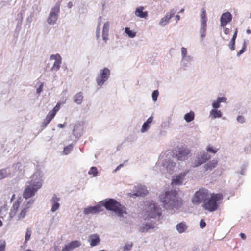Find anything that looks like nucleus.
Wrapping results in <instances>:
<instances>
[{
	"label": "nucleus",
	"instance_id": "f257e3e1",
	"mask_svg": "<svg viewBox=\"0 0 251 251\" xmlns=\"http://www.w3.org/2000/svg\"><path fill=\"white\" fill-rule=\"evenodd\" d=\"M159 200L162 203L164 207L171 213H174L178 210L182 205V200L178 197L175 190L166 191L159 195Z\"/></svg>",
	"mask_w": 251,
	"mask_h": 251
},
{
	"label": "nucleus",
	"instance_id": "f03ea898",
	"mask_svg": "<svg viewBox=\"0 0 251 251\" xmlns=\"http://www.w3.org/2000/svg\"><path fill=\"white\" fill-rule=\"evenodd\" d=\"M43 173L41 171L37 170L31 176V180L28 183L23 192V197L28 199L34 196L37 191L42 186Z\"/></svg>",
	"mask_w": 251,
	"mask_h": 251
},
{
	"label": "nucleus",
	"instance_id": "7ed1b4c3",
	"mask_svg": "<svg viewBox=\"0 0 251 251\" xmlns=\"http://www.w3.org/2000/svg\"><path fill=\"white\" fill-rule=\"evenodd\" d=\"M102 207H104L107 210L113 211L118 217H122L126 214V208L113 199H105L100 202Z\"/></svg>",
	"mask_w": 251,
	"mask_h": 251
},
{
	"label": "nucleus",
	"instance_id": "20e7f679",
	"mask_svg": "<svg viewBox=\"0 0 251 251\" xmlns=\"http://www.w3.org/2000/svg\"><path fill=\"white\" fill-rule=\"evenodd\" d=\"M145 205L146 218L156 219L160 217L162 214V210L160 206L152 201H147Z\"/></svg>",
	"mask_w": 251,
	"mask_h": 251
},
{
	"label": "nucleus",
	"instance_id": "39448f33",
	"mask_svg": "<svg viewBox=\"0 0 251 251\" xmlns=\"http://www.w3.org/2000/svg\"><path fill=\"white\" fill-rule=\"evenodd\" d=\"M223 198V195L221 193L212 194L209 199L204 202L203 207L204 209L210 212L216 211L218 207V201Z\"/></svg>",
	"mask_w": 251,
	"mask_h": 251
},
{
	"label": "nucleus",
	"instance_id": "423d86ee",
	"mask_svg": "<svg viewBox=\"0 0 251 251\" xmlns=\"http://www.w3.org/2000/svg\"><path fill=\"white\" fill-rule=\"evenodd\" d=\"M61 2V0L58 1L51 8L47 19L49 25H53L56 23L60 13Z\"/></svg>",
	"mask_w": 251,
	"mask_h": 251
},
{
	"label": "nucleus",
	"instance_id": "0eeeda50",
	"mask_svg": "<svg viewBox=\"0 0 251 251\" xmlns=\"http://www.w3.org/2000/svg\"><path fill=\"white\" fill-rule=\"evenodd\" d=\"M110 74V70L108 68L100 70L96 78L98 86L102 87L109 78Z\"/></svg>",
	"mask_w": 251,
	"mask_h": 251
},
{
	"label": "nucleus",
	"instance_id": "6e6552de",
	"mask_svg": "<svg viewBox=\"0 0 251 251\" xmlns=\"http://www.w3.org/2000/svg\"><path fill=\"white\" fill-rule=\"evenodd\" d=\"M208 191L205 189H201L197 191L192 198V202L195 204L205 202L208 199Z\"/></svg>",
	"mask_w": 251,
	"mask_h": 251
},
{
	"label": "nucleus",
	"instance_id": "1a4fd4ad",
	"mask_svg": "<svg viewBox=\"0 0 251 251\" xmlns=\"http://www.w3.org/2000/svg\"><path fill=\"white\" fill-rule=\"evenodd\" d=\"M190 150L186 146H182L175 150V157L180 161H184L188 158Z\"/></svg>",
	"mask_w": 251,
	"mask_h": 251
},
{
	"label": "nucleus",
	"instance_id": "9d476101",
	"mask_svg": "<svg viewBox=\"0 0 251 251\" xmlns=\"http://www.w3.org/2000/svg\"><path fill=\"white\" fill-rule=\"evenodd\" d=\"M158 166H162L170 174H171L176 167V162L170 158H160L157 163Z\"/></svg>",
	"mask_w": 251,
	"mask_h": 251
},
{
	"label": "nucleus",
	"instance_id": "9b49d317",
	"mask_svg": "<svg viewBox=\"0 0 251 251\" xmlns=\"http://www.w3.org/2000/svg\"><path fill=\"white\" fill-rule=\"evenodd\" d=\"M210 155L207 152L204 151L199 152L193 163V167L195 168L200 166L210 159Z\"/></svg>",
	"mask_w": 251,
	"mask_h": 251
},
{
	"label": "nucleus",
	"instance_id": "f8f14e48",
	"mask_svg": "<svg viewBox=\"0 0 251 251\" xmlns=\"http://www.w3.org/2000/svg\"><path fill=\"white\" fill-rule=\"evenodd\" d=\"M189 172L190 170L186 169L179 174L174 176L171 180L172 185L180 186L183 185L185 177Z\"/></svg>",
	"mask_w": 251,
	"mask_h": 251
},
{
	"label": "nucleus",
	"instance_id": "ddd939ff",
	"mask_svg": "<svg viewBox=\"0 0 251 251\" xmlns=\"http://www.w3.org/2000/svg\"><path fill=\"white\" fill-rule=\"evenodd\" d=\"M156 222L154 220H146L144 221L139 227V231L141 233L148 232L150 229H153L155 227Z\"/></svg>",
	"mask_w": 251,
	"mask_h": 251
},
{
	"label": "nucleus",
	"instance_id": "4468645a",
	"mask_svg": "<svg viewBox=\"0 0 251 251\" xmlns=\"http://www.w3.org/2000/svg\"><path fill=\"white\" fill-rule=\"evenodd\" d=\"M34 202V201L33 200H30L29 201H26L23 202L21 207V212L18 216V220H22L25 218L29 208Z\"/></svg>",
	"mask_w": 251,
	"mask_h": 251
},
{
	"label": "nucleus",
	"instance_id": "2eb2a0df",
	"mask_svg": "<svg viewBox=\"0 0 251 251\" xmlns=\"http://www.w3.org/2000/svg\"><path fill=\"white\" fill-rule=\"evenodd\" d=\"M50 60H54L53 64L51 68V70L54 72L58 71L62 63V57L61 55L58 53L52 54L50 56Z\"/></svg>",
	"mask_w": 251,
	"mask_h": 251
},
{
	"label": "nucleus",
	"instance_id": "dca6fc26",
	"mask_svg": "<svg viewBox=\"0 0 251 251\" xmlns=\"http://www.w3.org/2000/svg\"><path fill=\"white\" fill-rule=\"evenodd\" d=\"M103 210L102 205L100 204H97L94 206H88L85 208L83 210V213L85 215L89 214H97Z\"/></svg>",
	"mask_w": 251,
	"mask_h": 251
},
{
	"label": "nucleus",
	"instance_id": "f3484780",
	"mask_svg": "<svg viewBox=\"0 0 251 251\" xmlns=\"http://www.w3.org/2000/svg\"><path fill=\"white\" fill-rule=\"evenodd\" d=\"M84 132V124L81 122H77L75 124L73 130V135L76 138L79 139L82 135Z\"/></svg>",
	"mask_w": 251,
	"mask_h": 251
},
{
	"label": "nucleus",
	"instance_id": "a211bd4d",
	"mask_svg": "<svg viewBox=\"0 0 251 251\" xmlns=\"http://www.w3.org/2000/svg\"><path fill=\"white\" fill-rule=\"evenodd\" d=\"M177 9L173 8L167 12L165 16L162 18L159 23V25L161 26H164L170 22V19L174 16L176 13Z\"/></svg>",
	"mask_w": 251,
	"mask_h": 251
},
{
	"label": "nucleus",
	"instance_id": "6ab92c4d",
	"mask_svg": "<svg viewBox=\"0 0 251 251\" xmlns=\"http://www.w3.org/2000/svg\"><path fill=\"white\" fill-rule=\"evenodd\" d=\"M232 19V16L229 12L223 13L220 17V26L225 27L227 24L230 23Z\"/></svg>",
	"mask_w": 251,
	"mask_h": 251
},
{
	"label": "nucleus",
	"instance_id": "aec40b11",
	"mask_svg": "<svg viewBox=\"0 0 251 251\" xmlns=\"http://www.w3.org/2000/svg\"><path fill=\"white\" fill-rule=\"evenodd\" d=\"M60 198L58 197L56 194H54L50 200V202L51 205L50 211L52 212H54L58 210L60 207L59 201Z\"/></svg>",
	"mask_w": 251,
	"mask_h": 251
},
{
	"label": "nucleus",
	"instance_id": "412c9836",
	"mask_svg": "<svg viewBox=\"0 0 251 251\" xmlns=\"http://www.w3.org/2000/svg\"><path fill=\"white\" fill-rule=\"evenodd\" d=\"M193 61L194 58L192 56L181 59L180 61L181 68L183 70H186Z\"/></svg>",
	"mask_w": 251,
	"mask_h": 251
},
{
	"label": "nucleus",
	"instance_id": "4be33fe9",
	"mask_svg": "<svg viewBox=\"0 0 251 251\" xmlns=\"http://www.w3.org/2000/svg\"><path fill=\"white\" fill-rule=\"evenodd\" d=\"M110 27V22L106 21L103 24L102 27V38L103 40L106 43L108 40L109 32Z\"/></svg>",
	"mask_w": 251,
	"mask_h": 251
},
{
	"label": "nucleus",
	"instance_id": "5701e85b",
	"mask_svg": "<svg viewBox=\"0 0 251 251\" xmlns=\"http://www.w3.org/2000/svg\"><path fill=\"white\" fill-rule=\"evenodd\" d=\"M81 243L79 241H73L65 245L62 248V251H70L75 248L79 247Z\"/></svg>",
	"mask_w": 251,
	"mask_h": 251
},
{
	"label": "nucleus",
	"instance_id": "b1692460",
	"mask_svg": "<svg viewBox=\"0 0 251 251\" xmlns=\"http://www.w3.org/2000/svg\"><path fill=\"white\" fill-rule=\"evenodd\" d=\"M145 8L143 6L137 7L134 12L135 15L140 18L146 19L148 16V11H144Z\"/></svg>",
	"mask_w": 251,
	"mask_h": 251
},
{
	"label": "nucleus",
	"instance_id": "393cba45",
	"mask_svg": "<svg viewBox=\"0 0 251 251\" xmlns=\"http://www.w3.org/2000/svg\"><path fill=\"white\" fill-rule=\"evenodd\" d=\"M88 241L91 247H94L99 244L100 239L98 234H93L89 235Z\"/></svg>",
	"mask_w": 251,
	"mask_h": 251
},
{
	"label": "nucleus",
	"instance_id": "a878e982",
	"mask_svg": "<svg viewBox=\"0 0 251 251\" xmlns=\"http://www.w3.org/2000/svg\"><path fill=\"white\" fill-rule=\"evenodd\" d=\"M12 175L11 169L9 167H6L0 170V180L5 178L11 176Z\"/></svg>",
	"mask_w": 251,
	"mask_h": 251
},
{
	"label": "nucleus",
	"instance_id": "bb28decb",
	"mask_svg": "<svg viewBox=\"0 0 251 251\" xmlns=\"http://www.w3.org/2000/svg\"><path fill=\"white\" fill-rule=\"evenodd\" d=\"M56 114L55 108L52 111L49 112L43 122V126H46L51 120L54 117Z\"/></svg>",
	"mask_w": 251,
	"mask_h": 251
},
{
	"label": "nucleus",
	"instance_id": "cd10ccee",
	"mask_svg": "<svg viewBox=\"0 0 251 251\" xmlns=\"http://www.w3.org/2000/svg\"><path fill=\"white\" fill-rule=\"evenodd\" d=\"M188 227V226L184 222H180L176 225V229L180 234L185 232Z\"/></svg>",
	"mask_w": 251,
	"mask_h": 251
},
{
	"label": "nucleus",
	"instance_id": "c85d7f7f",
	"mask_svg": "<svg viewBox=\"0 0 251 251\" xmlns=\"http://www.w3.org/2000/svg\"><path fill=\"white\" fill-rule=\"evenodd\" d=\"M83 94L81 92L77 93L75 95L73 98V101L77 104H81L83 100Z\"/></svg>",
	"mask_w": 251,
	"mask_h": 251
},
{
	"label": "nucleus",
	"instance_id": "c756f323",
	"mask_svg": "<svg viewBox=\"0 0 251 251\" xmlns=\"http://www.w3.org/2000/svg\"><path fill=\"white\" fill-rule=\"evenodd\" d=\"M222 112L220 110L212 109L210 110L209 116L212 119H215L217 118H221L222 116Z\"/></svg>",
	"mask_w": 251,
	"mask_h": 251
},
{
	"label": "nucleus",
	"instance_id": "7c9ffc66",
	"mask_svg": "<svg viewBox=\"0 0 251 251\" xmlns=\"http://www.w3.org/2000/svg\"><path fill=\"white\" fill-rule=\"evenodd\" d=\"M218 161L216 159H213L205 164L204 166V168L206 171H211L216 167Z\"/></svg>",
	"mask_w": 251,
	"mask_h": 251
},
{
	"label": "nucleus",
	"instance_id": "2f4dec72",
	"mask_svg": "<svg viewBox=\"0 0 251 251\" xmlns=\"http://www.w3.org/2000/svg\"><path fill=\"white\" fill-rule=\"evenodd\" d=\"M147 193V190L145 186L140 185L138 186L136 192L134 195L136 196H144Z\"/></svg>",
	"mask_w": 251,
	"mask_h": 251
},
{
	"label": "nucleus",
	"instance_id": "473e14b6",
	"mask_svg": "<svg viewBox=\"0 0 251 251\" xmlns=\"http://www.w3.org/2000/svg\"><path fill=\"white\" fill-rule=\"evenodd\" d=\"M133 246V243L132 242H128L125 244L123 246H121L118 249V251H130Z\"/></svg>",
	"mask_w": 251,
	"mask_h": 251
},
{
	"label": "nucleus",
	"instance_id": "72a5a7b5",
	"mask_svg": "<svg viewBox=\"0 0 251 251\" xmlns=\"http://www.w3.org/2000/svg\"><path fill=\"white\" fill-rule=\"evenodd\" d=\"M200 21L201 24H207V18L206 16V10L204 8L201 9V13L200 14Z\"/></svg>",
	"mask_w": 251,
	"mask_h": 251
},
{
	"label": "nucleus",
	"instance_id": "f704fd0d",
	"mask_svg": "<svg viewBox=\"0 0 251 251\" xmlns=\"http://www.w3.org/2000/svg\"><path fill=\"white\" fill-rule=\"evenodd\" d=\"M102 21V17L99 16L98 19V25L96 28V38L97 40L99 39L100 37V26Z\"/></svg>",
	"mask_w": 251,
	"mask_h": 251
},
{
	"label": "nucleus",
	"instance_id": "c9c22d12",
	"mask_svg": "<svg viewBox=\"0 0 251 251\" xmlns=\"http://www.w3.org/2000/svg\"><path fill=\"white\" fill-rule=\"evenodd\" d=\"M12 170L11 172L12 173V175L16 173L17 171L22 172L23 170L22 165L20 162H17V163L14 164L12 166Z\"/></svg>",
	"mask_w": 251,
	"mask_h": 251
},
{
	"label": "nucleus",
	"instance_id": "e433bc0d",
	"mask_svg": "<svg viewBox=\"0 0 251 251\" xmlns=\"http://www.w3.org/2000/svg\"><path fill=\"white\" fill-rule=\"evenodd\" d=\"M206 29L207 24H201L200 33V36L202 39H203L206 36Z\"/></svg>",
	"mask_w": 251,
	"mask_h": 251
},
{
	"label": "nucleus",
	"instance_id": "4c0bfd02",
	"mask_svg": "<svg viewBox=\"0 0 251 251\" xmlns=\"http://www.w3.org/2000/svg\"><path fill=\"white\" fill-rule=\"evenodd\" d=\"M195 114L192 111L185 114L184 119L187 122H190L194 119Z\"/></svg>",
	"mask_w": 251,
	"mask_h": 251
},
{
	"label": "nucleus",
	"instance_id": "58836bf2",
	"mask_svg": "<svg viewBox=\"0 0 251 251\" xmlns=\"http://www.w3.org/2000/svg\"><path fill=\"white\" fill-rule=\"evenodd\" d=\"M125 32L128 36L129 37L133 38L136 35V32L131 30L129 27H126Z\"/></svg>",
	"mask_w": 251,
	"mask_h": 251
},
{
	"label": "nucleus",
	"instance_id": "ea45409f",
	"mask_svg": "<svg viewBox=\"0 0 251 251\" xmlns=\"http://www.w3.org/2000/svg\"><path fill=\"white\" fill-rule=\"evenodd\" d=\"M74 148V145L71 144H70L64 148V150L63 151V153L64 155H68L69 154L71 151H72L73 149Z\"/></svg>",
	"mask_w": 251,
	"mask_h": 251
},
{
	"label": "nucleus",
	"instance_id": "a19ab883",
	"mask_svg": "<svg viewBox=\"0 0 251 251\" xmlns=\"http://www.w3.org/2000/svg\"><path fill=\"white\" fill-rule=\"evenodd\" d=\"M181 59L191 56V55L188 54L187 50L186 48L182 47L181 48Z\"/></svg>",
	"mask_w": 251,
	"mask_h": 251
},
{
	"label": "nucleus",
	"instance_id": "79ce46f5",
	"mask_svg": "<svg viewBox=\"0 0 251 251\" xmlns=\"http://www.w3.org/2000/svg\"><path fill=\"white\" fill-rule=\"evenodd\" d=\"M247 48V41L244 40L243 42V44L242 45V48L237 53V56L238 57L240 56L241 54H242L246 50Z\"/></svg>",
	"mask_w": 251,
	"mask_h": 251
},
{
	"label": "nucleus",
	"instance_id": "37998d69",
	"mask_svg": "<svg viewBox=\"0 0 251 251\" xmlns=\"http://www.w3.org/2000/svg\"><path fill=\"white\" fill-rule=\"evenodd\" d=\"M32 234V231L30 228H27L25 235V244H26L29 240Z\"/></svg>",
	"mask_w": 251,
	"mask_h": 251
},
{
	"label": "nucleus",
	"instance_id": "c03bdc74",
	"mask_svg": "<svg viewBox=\"0 0 251 251\" xmlns=\"http://www.w3.org/2000/svg\"><path fill=\"white\" fill-rule=\"evenodd\" d=\"M150 125L144 122L142 125L141 132L143 133L147 132L150 129Z\"/></svg>",
	"mask_w": 251,
	"mask_h": 251
},
{
	"label": "nucleus",
	"instance_id": "a18cd8bd",
	"mask_svg": "<svg viewBox=\"0 0 251 251\" xmlns=\"http://www.w3.org/2000/svg\"><path fill=\"white\" fill-rule=\"evenodd\" d=\"M170 127V122L169 120L162 122L161 125V129H168Z\"/></svg>",
	"mask_w": 251,
	"mask_h": 251
},
{
	"label": "nucleus",
	"instance_id": "49530a36",
	"mask_svg": "<svg viewBox=\"0 0 251 251\" xmlns=\"http://www.w3.org/2000/svg\"><path fill=\"white\" fill-rule=\"evenodd\" d=\"M88 174L89 175H93L94 177L96 176L98 174V172L97 168L96 167H92L90 168V169L88 172Z\"/></svg>",
	"mask_w": 251,
	"mask_h": 251
},
{
	"label": "nucleus",
	"instance_id": "de8ad7c7",
	"mask_svg": "<svg viewBox=\"0 0 251 251\" xmlns=\"http://www.w3.org/2000/svg\"><path fill=\"white\" fill-rule=\"evenodd\" d=\"M159 95V91L158 90H156L153 91L152 93V98L153 101L155 102Z\"/></svg>",
	"mask_w": 251,
	"mask_h": 251
},
{
	"label": "nucleus",
	"instance_id": "09e8293b",
	"mask_svg": "<svg viewBox=\"0 0 251 251\" xmlns=\"http://www.w3.org/2000/svg\"><path fill=\"white\" fill-rule=\"evenodd\" d=\"M20 202L19 201L17 200L15 202H14L11 209H13V210L17 211L20 207Z\"/></svg>",
	"mask_w": 251,
	"mask_h": 251
},
{
	"label": "nucleus",
	"instance_id": "8fccbe9b",
	"mask_svg": "<svg viewBox=\"0 0 251 251\" xmlns=\"http://www.w3.org/2000/svg\"><path fill=\"white\" fill-rule=\"evenodd\" d=\"M228 47L231 50H234L235 47V40H234L233 39H231L228 44Z\"/></svg>",
	"mask_w": 251,
	"mask_h": 251
},
{
	"label": "nucleus",
	"instance_id": "3c124183",
	"mask_svg": "<svg viewBox=\"0 0 251 251\" xmlns=\"http://www.w3.org/2000/svg\"><path fill=\"white\" fill-rule=\"evenodd\" d=\"M6 242L3 240H0V251H5Z\"/></svg>",
	"mask_w": 251,
	"mask_h": 251
},
{
	"label": "nucleus",
	"instance_id": "603ef678",
	"mask_svg": "<svg viewBox=\"0 0 251 251\" xmlns=\"http://www.w3.org/2000/svg\"><path fill=\"white\" fill-rule=\"evenodd\" d=\"M212 106L213 109H217L220 107V103L216 100L212 102Z\"/></svg>",
	"mask_w": 251,
	"mask_h": 251
},
{
	"label": "nucleus",
	"instance_id": "864d4df0",
	"mask_svg": "<svg viewBox=\"0 0 251 251\" xmlns=\"http://www.w3.org/2000/svg\"><path fill=\"white\" fill-rule=\"evenodd\" d=\"M5 209V206H1L0 208V218H3L6 216V213H5L2 215H1V213L2 211ZM3 225L2 222L0 220V227H1Z\"/></svg>",
	"mask_w": 251,
	"mask_h": 251
},
{
	"label": "nucleus",
	"instance_id": "5fc2aeb1",
	"mask_svg": "<svg viewBox=\"0 0 251 251\" xmlns=\"http://www.w3.org/2000/svg\"><path fill=\"white\" fill-rule=\"evenodd\" d=\"M206 151L208 152H211L212 153H216L217 152V149H214L210 146H208L206 148Z\"/></svg>",
	"mask_w": 251,
	"mask_h": 251
},
{
	"label": "nucleus",
	"instance_id": "6e6d98bb",
	"mask_svg": "<svg viewBox=\"0 0 251 251\" xmlns=\"http://www.w3.org/2000/svg\"><path fill=\"white\" fill-rule=\"evenodd\" d=\"M43 86H44L43 83H41L40 84L39 87L37 88V89H36V93H37V94L38 95V96L40 95V93L43 91Z\"/></svg>",
	"mask_w": 251,
	"mask_h": 251
},
{
	"label": "nucleus",
	"instance_id": "4d7b16f0",
	"mask_svg": "<svg viewBox=\"0 0 251 251\" xmlns=\"http://www.w3.org/2000/svg\"><path fill=\"white\" fill-rule=\"evenodd\" d=\"M17 20L18 22V23H20V24H22V21H23V14L21 12L18 14L17 17Z\"/></svg>",
	"mask_w": 251,
	"mask_h": 251
},
{
	"label": "nucleus",
	"instance_id": "13d9d810",
	"mask_svg": "<svg viewBox=\"0 0 251 251\" xmlns=\"http://www.w3.org/2000/svg\"><path fill=\"white\" fill-rule=\"evenodd\" d=\"M217 100L221 103L222 102L226 103L227 98L225 97H218Z\"/></svg>",
	"mask_w": 251,
	"mask_h": 251
},
{
	"label": "nucleus",
	"instance_id": "bf43d9fd",
	"mask_svg": "<svg viewBox=\"0 0 251 251\" xmlns=\"http://www.w3.org/2000/svg\"><path fill=\"white\" fill-rule=\"evenodd\" d=\"M237 121L240 123H244L245 121V118L242 116H238L237 118Z\"/></svg>",
	"mask_w": 251,
	"mask_h": 251
},
{
	"label": "nucleus",
	"instance_id": "052dcab7",
	"mask_svg": "<svg viewBox=\"0 0 251 251\" xmlns=\"http://www.w3.org/2000/svg\"><path fill=\"white\" fill-rule=\"evenodd\" d=\"M247 167V164H244L242 165V166L241 167V170L240 171V174L241 175H245V173L246 172Z\"/></svg>",
	"mask_w": 251,
	"mask_h": 251
},
{
	"label": "nucleus",
	"instance_id": "680f3d73",
	"mask_svg": "<svg viewBox=\"0 0 251 251\" xmlns=\"http://www.w3.org/2000/svg\"><path fill=\"white\" fill-rule=\"evenodd\" d=\"M206 223L204 220L201 219L200 222V226L201 228L203 229L206 226Z\"/></svg>",
	"mask_w": 251,
	"mask_h": 251
},
{
	"label": "nucleus",
	"instance_id": "e2e57ef3",
	"mask_svg": "<svg viewBox=\"0 0 251 251\" xmlns=\"http://www.w3.org/2000/svg\"><path fill=\"white\" fill-rule=\"evenodd\" d=\"M17 211L15 210H13V209H11L10 212L9 213V217L10 219H12L16 214Z\"/></svg>",
	"mask_w": 251,
	"mask_h": 251
},
{
	"label": "nucleus",
	"instance_id": "0e129e2a",
	"mask_svg": "<svg viewBox=\"0 0 251 251\" xmlns=\"http://www.w3.org/2000/svg\"><path fill=\"white\" fill-rule=\"evenodd\" d=\"M153 117L152 116H150L145 122L146 123L150 125L153 121Z\"/></svg>",
	"mask_w": 251,
	"mask_h": 251
},
{
	"label": "nucleus",
	"instance_id": "69168bd1",
	"mask_svg": "<svg viewBox=\"0 0 251 251\" xmlns=\"http://www.w3.org/2000/svg\"><path fill=\"white\" fill-rule=\"evenodd\" d=\"M237 33H238V29L236 28L235 30V32L234 33V34H233L231 39H233L234 40L236 41V39L237 36Z\"/></svg>",
	"mask_w": 251,
	"mask_h": 251
},
{
	"label": "nucleus",
	"instance_id": "338daca9",
	"mask_svg": "<svg viewBox=\"0 0 251 251\" xmlns=\"http://www.w3.org/2000/svg\"><path fill=\"white\" fill-rule=\"evenodd\" d=\"M164 129H161L159 133V135L161 136H165L166 134V131L163 130Z\"/></svg>",
	"mask_w": 251,
	"mask_h": 251
},
{
	"label": "nucleus",
	"instance_id": "774afa93",
	"mask_svg": "<svg viewBox=\"0 0 251 251\" xmlns=\"http://www.w3.org/2000/svg\"><path fill=\"white\" fill-rule=\"evenodd\" d=\"M86 12H87V10L84 7H82L80 9V11H79L80 14H85Z\"/></svg>",
	"mask_w": 251,
	"mask_h": 251
}]
</instances>
